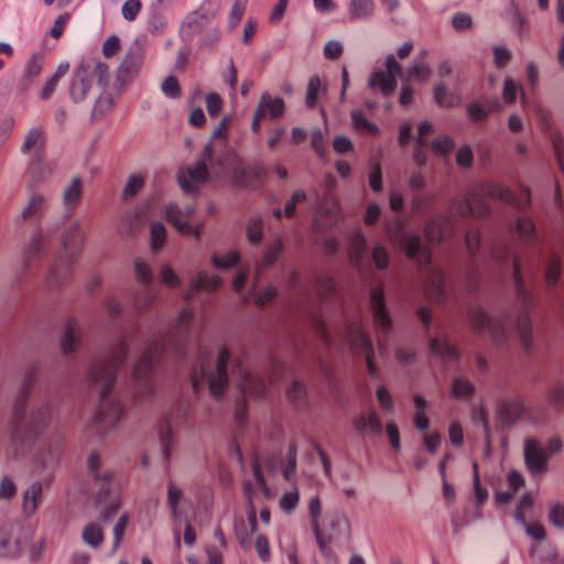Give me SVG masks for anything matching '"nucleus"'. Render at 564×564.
Masks as SVG:
<instances>
[{"instance_id":"1","label":"nucleus","mask_w":564,"mask_h":564,"mask_svg":"<svg viewBox=\"0 0 564 564\" xmlns=\"http://www.w3.org/2000/svg\"><path fill=\"white\" fill-rule=\"evenodd\" d=\"M40 373V367L32 364L15 397L10 421L9 452L14 458H24L33 453L32 474L40 478L23 492L22 509L26 516L36 512L42 502L43 490L48 488L55 477L63 454V444L58 440L43 438L52 416V406L44 402L26 413L29 395Z\"/></svg>"},{"instance_id":"2","label":"nucleus","mask_w":564,"mask_h":564,"mask_svg":"<svg viewBox=\"0 0 564 564\" xmlns=\"http://www.w3.org/2000/svg\"><path fill=\"white\" fill-rule=\"evenodd\" d=\"M129 349L121 337L112 347L109 355L93 364L88 378L93 384L100 386L99 405L94 416L96 425L115 427L123 414V405L119 400L110 399V393L117 381L119 370L126 365Z\"/></svg>"},{"instance_id":"3","label":"nucleus","mask_w":564,"mask_h":564,"mask_svg":"<svg viewBox=\"0 0 564 564\" xmlns=\"http://www.w3.org/2000/svg\"><path fill=\"white\" fill-rule=\"evenodd\" d=\"M486 197L499 199L511 204L516 197L512 191L494 181H486L474 186L468 196L458 197L453 200L451 210L453 214L466 217L481 218L490 214V206L486 202Z\"/></svg>"},{"instance_id":"4","label":"nucleus","mask_w":564,"mask_h":564,"mask_svg":"<svg viewBox=\"0 0 564 564\" xmlns=\"http://www.w3.org/2000/svg\"><path fill=\"white\" fill-rule=\"evenodd\" d=\"M85 241V235L79 221H74L61 234L62 250L53 262L46 276L50 288L64 284L73 272V265L77 262Z\"/></svg>"},{"instance_id":"5","label":"nucleus","mask_w":564,"mask_h":564,"mask_svg":"<svg viewBox=\"0 0 564 564\" xmlns=\"http://www.w3.org/2000/svg\"><path fill=\"white\" fill-rule=\"evenodd\" d=\"M167 341V336L152 337L132 369L133 380L148 395L154 393L155 373L163 365Z\"/></svg>"},{"instance_id":"6","label":"nucleus","mask_w":564,"mask_h":564,"mask_svg":"<svg viewBox=\"0 0 564 564\" xmlns=\"http://www.w3.org/2000/svg\"><path fill=\"white\" fill-rule=\"evenodd\" d=\"M95 79L105 89L110 79L109 66L97 59L83 61L74 70L69 83V97L72 101L75 104L84 101Z\"/></svg>"},{"instance_id":"7","label":"nucleus","mask_w":564,"mask_h":564,"mask_svg":"<svg viewBox=\"0 0 564 564\" xmlns=\"http://www.w3.org/2000/svg\"><path fill=\"white\" fill-rule=\"evenodd\" d=\"M513 279L517 296L522 304V307L516 319V329L518 332L523 349L529 351L533 344L531 311L534 307V299L524 285L521 274V265L518 259H514L513 261Z\"/></svg>"},{"instance_id":"8","label":"nucleus","mask_w":564,"mask_h":564,"mask_svg":"<svg viewBox=\"0 0 564 564\" xmlns=\"http://www.w3.org/2000/svg\"><path fill=\"white\" fill-rule=\"evenodd\" d=\"M389 238L402 249L410 260H416L422 256L425 262H430L431 253L423 247L421 236L408 228L406 221L395 218L391 225L387 227Z\"/></svg>"},{"instance_id":"9","label":"nucleus","mask_w":564,"mask_h":564,"mask_svg":"<svg viewBox=\"0 0 564 564\" xmlns=\"http://www.w3.org/2000/svg\"><path fill=\"white\" fill-rule=\"evenodd\" d=\"M213 161V145L207 143L202 152V159L197 160L192 166L177 173V182L182 191L186 194L198 192L197 184L208 180L209 171L207 162Z\"/></svg>"},{"instance_id":"10","label":"nucleus","mask_w":564,"mask_h":564,"mask_svg":"<svg viewBox=\"0 0 564 564\" xmlns=\"http://www.w3.org/2000/svg\"><path fill=\"white\" fill-rule=\"evenodd\" d=\"M370 307L372 311V322L379 333V337L389 336L392 330V318L387 307L384 291L381 286L371 290Z\"/></svg>"},{"instance_id":"11","label":"nucleus","mask_w":564,"mask_h":564,"mask_svg":"<svg viewBox=\"0 0 564 564\" xmlns=\"http://www.w3.org/2000/svg\"><path fill=\"white\" fill-rule=\"evenodd\" d=\"M230 358L229 349L221 347L217 356L216 369L208 375V389L215 399H220L228 386V365Z\"/></svg>"},{"instance_id":"12","label":"nucleus","mask_w":564,"mask_h":564,"mask_svg":"<svg viewBox=\"0 0 564 564\" xmlns=\"http://www.w3.org/2000/svg\"><path fill=\"white\" fill-rule=\"evenodd\" d=\"M467 315L475 333L488 330L492 336H497L505 332L506 321H494L479 305H471L468 308Z\"/></svg>"},{"instance_id":"13","label":"nucleus","mask_w":564,"mask_h":564,"mask_svg":"<svg viewBox=\"0 0 564 564\" xmlns=\"http://www.w3.org/2000/svg\"><path fill=\"white\" fill-rule=\"evenodd\" d=\"M524 463L533 476L542 475L547 469V456L536 440L527 438L524 442Z\"/></svg>"},{"instance_id":"14","label":"nucleus","mask_w":564,"mask_h":564,"mask_svg":"<svg viewBox=\"0 0 564 564\" xmlns=\"http://www.w3.org/2000/svg\"><path fill=\"white\" fill-rule=\"evenodd\" d=\"M144 54V43L140 40L133 41L120 64V76L127 78L137 75L143 65Z\"/></svg>"},{"instance_id":"15","label":"nucleus","mask_w":564,"mask_h":564,"mask_svg":"<svg viewBox=\"0 0 564 564\" xmlns=\"http://www.w3.org/2000/svg\"><path fill=\"white\" fill-rule=\"evenodd\" d=\"M502 105L497 96L482 97L466 106L468 118L474 122L485 121L489 115L501 111Z\"/></svg>"},{"instance_id":"16","label":"nucleus","mask_w":564,"mask_h":564,"mask_svg":"<svg viewBox=\"0 0 564 564\" xmlns=\"http://www.w3.org/2000/svg\"><path fill=\"white\" fill-rule=\"evenodd\" d=\"M267 175L268 170L260 161H252L246 166L237 164L232 169V181L238 186H246L251 181H262Z\"/></svg>"},{"instance_id":"17","label":"nucleus","mask_w":564,"mask_h":564,"mask_svg":"<svg viewBox=\"0 0 564 564\" xmlns=\"http://www.w3.org/2000/svg\"><path fill=\"white\" fill-rule=\"evenodd\" d=\"M527 406L519 397L511 400H502L498 404V415L502 423L511 425L527 414Z\"/></svg>"},{"instance_id":"18","label":"nucleus","mask_w":564,"mask_h":564,"mask_svg":"<svg viewBox=\"0 0 564 564\" xmlns=\"http://www.w3.org/2000/svg\"><path fill=\"white\" fill-rule=\"evenodd\" d=\"M181 215V208L176 204L170 203L165 206L164 216L167 223H170L181 234L192 235L195 238H199L203 225L193 227L188 220H182Z\"/></svg>"},{"instance_id":"19","label":"nucleus","mask_w":564,"mask_h":564,"mask_svg":"<svg viewBox=\"0 0 564 564\" xmlns=\"http://www.w3.org/2000/svg\"><path fill=\"white\" fill-rule=\"evenodd\" d=\"M83 180L79 176H74L70 182L65 186L62 195L63 205L66 210V216L72 217L79 206L83 198Z\"/></svg>"},{"instance_id":"20","label":"nucleus","mask_w":564,"mask_h":564,"mask_svg":"<svg viewBox=\"0 0 564 564\" xmlns=\"http://www.w3.org/2000/svg\"><path fill=\"white\" fill-rule=\"evenodd\" d=\"M87 468L89 473L93 475L95 481L100 482V488L98 490V503L102 500V495L108 494L109 487H111V481L113 474L109 470L99 471L100 468V456L97 452H91L87 459Z\"/></svg>"},{"instance_id":"21","label":"nucleus","mask_w":564,"mask_h":564,"mask_svg":"<svg viewBox=\"0 0 564 564\" xmlns=\"http://www.w3.org/2000/svg\"><path fill=\"white\" fill-rule=\"evenodd\" d=\"M13 525L0 528V557H15L24 549V544L13 535Z\"/></svg>"},{"instance_id":"22","label":"nucleus","mask_w":564,"mask_h":564,"mask_svg":"<svg viewBox=\"0 0 564 564\" xmlns=\"http://www.w3.org/2000/svg\"><path fill=\"white\" fill-rule=\"evenodd\" d=\"M82 341L80 329L75 318H69L61 337V349L64 355L74 354Z\"/></svg>"},{"instance_id":"23","label":"nucleus","mask_w":564,"mask_h":564,"mask_svg":"<svg viewBox=\"0 0 564 564\" xmlns=\"http://www.w3.org/2000/svg\"><path fill=\"white\" fill-rule=\"evenodd\" d=\"M368 85L371 89H379L383 97L391 96L397 88V78L387 74L384 69H375L368 79Z\"/></svg>"},{"instance_id":"24","label":"nucleus","mask_w":564,"mask_h":564,"mask_svg":"<svg viewBox=\"0 0 564 564\" xmlns=\"http://www.w3.org/2000/svg\"><path fill=\"white\" fill-rule=\"evenodd\" d=\"M194 318V315L189 308H182L176 318V334L177 339L175 343L176 352L182 356L185 351V341L188 337L189 326L192 324V321Z\"/></svg>"},{"instance_id":"25","label":"nucleus","mask_w":564,"mask_h":564,"mask_svg":"<svg viewBox=\"0 0 564 564\" xmlns=\"http://www.w3.org/2000/svg\"><path fill=\"white\" fill-rule=\"evenodd\" d=\"M256 109L261 110L264 117L275 120L283 115L285 104L281 97H271L269 93H263Z\"/></svg>"},{"instance_id":"26","label":"nucleus","mask_w":564,"mask_h":564,"mask_svg":"<svg viewBox=\"0 0 564 564\" xmlns=\"http://www.w3.org/2000/svg\"><path fill=\"white\" fill-rule=\"evenodd\" d=\"M44 59L45 53L40 51L33 53L30 59L26 62L20 80L24 88L30 87L34 83L35 78L40 76L43 69Z\"/></svg>"},{"instance_id":"27","label":"nucleus","mask_w":564,"mask_h":564,"mask_svg":"<svg viewBox=\"0 0 564 564\" xmlns=\"http://www.w3.org/2000/svg\"><path fill=\"white\" fill-rule=\"evenodd\" d=\"M366 251V239L360 229H357L349 239V261L350 263L360 269L364 262Z\"/></svg>"},{"instance_id":"28","label":"nucleus","mask_w":564,"mask_h":564,"mask_svg":"<svg viewBox=\"0 0 564 564\" xmlns=\"http://www.w3.org/2000/svg\"><path fill=\"white\" fill-rule=\"evenodd\" d=\"M48 239L42 231L34 232L29 242V247L24 254V267L29 270L33 262L39 258L43 250L47 247Z\"/></svg>"},{"instance_id":"29","label":"nucleus","mask_w":564,"mask_h":564,"mask_svg":"<svg viewBox=\"0 0 564 564\" xmlns=\"http://www.w3.org/2000/svg\"><path fill=\"white\" fill-rule=\"evenodd\" d=\"M32 185H36L45 181L51 174V169L44 162V155L40 150H36L31 158L29 167Z\"/></svg>"},{"instance_id":"30","label":"nucleus","mask_w":564,"mask_h":564,"mask_svg":"<svg viewBox=\"0 0 564 564\" xmlns=\"http://www.w3.org/2000/svg\"><path fill=\"white\" fill-rule=\"evenodd\" d=\"M221 283L220 276L207 275L206 272L200 271L197 273L196 278L189 282L188 289L194 294H197L200 290L215 292L220 288Z\"/></svg>"},{"instance_id":"31","label":"nucleus","mask_w":564,"mask_h":564,"mask_svg":"<svg viewBox=\"0 0 564 564\" xmlns=\"http://www.w3.org/2000/svg\"><path fill=\"white\" fill-rule=\"evenodd\" d=\"M429 348L431 352L438 358H449L455 361L460 360V354L458 349L452 346L446 339H440L437 337L429 338Z\"/></svg>"},{"instance_id":"32","label":"nucleus","mask_w":564,"mask_h":564,"mask_svg":"<svg viewBox=\"0 0 564 564\" xmlns=\"http://www.w3.org/2000/svg\"><path fill=\"white\" fill-rule=\"evenodd\" d=\"M207 23V17L205 14L193 12L186 17L182 23L181 33L182 36H186L191 40L195 34L202 32Z\"/></svg>"},{"instance_id":"33","label":"nucleus","mask_w":564,"mask_h":564,"mask_svg":"<svg viewBox=\"0 0 564 564\" xmlns=\"http://www.w3.org/2000/svg\"><path fill=\"white\" fill-rule=\"evenodd\" d=\"M433 97L435 102L442 108H453L459 104L457 94L448 90L443 82L434 85Z\"/></svg>"},{"instance_id":"34","label":"nucleus","mask_w":564,"mask_h":564,"mask_svg":"<svg viewBox=\"0 0 564 564\" xmlns=\"http://www.w3.org/2000/svg\"><path fill=\"white\" fill-rule=\"evenodd\" d=\"M45 207V197L43 194L33 193L29 198L28 204L21 212V217L24 220L40 218L43 215Z\"/></svg>"},{"instance_id":"35","label":"nucleus","mask_w":564,"mask_h":564,"mask_svg":"<svg viewBox=\"0 0 564 564\" xmlns=\"http://www.w3.org/2000/svg\"><path fill=\"white\" fill-rule=\"evenodd\" d=\"M96 506H105V510L100 514V520L102 522H108L120 509V500L117 495H112L111 487H109L108 494L102 495L100 503H98V495L96 496Z\"/></svg>"},{"instance_id":"36","label":"nucleus","mask_w":564,"mask_h":564,"mask_svg":"<svg viewBox=\"0 0 564 564\" xmlns=\"http://www.w3.org/2000/svg\"><path fill=\"white\" fill-rule=\"evenodd\" d=\"M375 10L372 0H351L348 7L350 20L370 19Z\"/></svg>"},{"instance_id":"37","label":"nucleus","mask_w":564,"mask_h":564,"mask_svg":"<svg viewBox=\"0 0 564 564\" xmlns=\"http://www.w3.org/2000/svg\"><path fill=\"white\" fill-rule=\"evenodd\" d=\"M159 438L162 446V452L165 460L171 457V451L174 444L173 432L170 425V420L163 417L159 425Z\"/></svg>"},{"instance_id":"38","label":"nucleus","mask_w":564,"mask_h":564,"mask_svg":"<svg viewBox=\"0 0 564 564\" xmlns=\"http://www.w3.org/2000/svg\"><path fill=\"white\" fill-rule=\"evenodd\" d=\"M82 536L83 541L93 549L99 547L105 539L102 529L96 523L87 524L83 530Z\"/></svg>"},{"instance_id":"39","label":"nucleus","mask_w":564,"mask_h":564,"mask_svg":"<svg viewBox=\"0 0 564 564\" xmlns=\"http://www.w3.org/2000/svg\"><path fill=\"white\" fill-rule=\"evenodd\" d=\"M284 249L283 241L278 238L268 243L262 254V263L264 267H272L280 258Z\"/></svg>"},{"instance_id":"40","label":"nucleus","mask_w":564,"mask_h":564,"mask_svg":"<svg viewBox=\"0 0 564 564\" xmlns=\"http://www.w3.org/2000/svg\"><path fill=\"white\" fill-rule=\"evenodd\" d=\"M144 185V178L141 174H131L122 189V199L130 200L133 198Z\"/></svg>"},{"instance_id":"41","label":"nucleus","mask_w":564,"mask_h":564,"mask_svg":"<svg viewBox=\"0 0 564 564\" xmlns=\"http://www.w3.org/2000/svg\"><path fill=\"white\" fill-rule=\"evenodd\" d=\"M297 445L294 441L289 443L288 453H286V464L282 470V475L285 480L290 481L292 476L296 471L297 460Z\"/></svg>"},{"instance_id":"42","label":"nucleus","mask_w":564,"mask_h":564,"mask_svg":"<svg viewBox=\"0 0 564 564\" xmlns=\"http://www.w3.org/2000/svg\"><path fill=\"white\" fill-rule=\"evenodd\" d=\"M452 394L455 398H471L475 394V387L467 379L454 378L452 382Z\"/></svg>"},{"instance_id":"43","label":"nucleus","mask_w":564,"mask_h":564,"mask_svg":"<svg viewBox=\"0 0 564 564\" xmlns=\"http://www.w3.org/2000/svg\"><path fill=\"white\" fill-rule=\"evenodd\" d=\"M151 247L154 251H159L166 239V230L161 221H153L150 225Z\"/></svg>"},{"instance_id":"44","label":"nucleus","mask_w":564,"mask_h":564,"mask_svg":"<svg viewBox=\"0 0 564 564\" xmlns=\"http://www.w3.org/2000/svg\"><path fill=\"white\" fill-rule=\"evenodd\" d=\"M246 232L249 243L253 246L259 245L263 238L262 220L260 218H250L247 224Z\"/></svg>"},{"instance_id":"45","label":"nucleus","mask_w":564,"mask_h":564,"mask_svg":"<svg viewBox=\"0 0 564 564\" xmlns=\"http://www.w3.org/2000/svg\"><path fill=\"white\" fill-rule=\"evenodd\" d=\"M43 130L40 127H34L28 131L21 145V152L28 153L37 144H43Z\"/></svg>"},{"instance_id":"46","label":"nucleus","mask_w":564,"mask_h":564,"mask_svg":"<svg viewBox=\"0 0 564 564\" xmlns=\"http://www.w3.org/2000/svg\"><path fill=\"white\" fill-rule=\"evenodd\" d=\"M128 522L129 516L127 513H123L120 516L119 520L113 527V544L109 552L110 556L113 555L117 552L118 547L120 546V543L127 530Z\"/></svg>"},{"instance_id":"47","label":"nucleus","mask_w":564,"mask_h":564,"mask_svg":"<svg viewBox=\"0 0 564 564\" xmlns=\"http://www.w3.org/2000/svg\"><path fill=\"white\" fill-rule=\"evenodd\" d=\"M562 273V264L558 257L554 256L546 270H545V281L550 288H555Z\"/></svg>"},{"instance_id":"48","label":"nucleus","mask_w":564,"mask_h":564,"mask_svg":"<svg viewBox=\"0 0 564 564\" xmlns=\"http://www.w3.org/2000/svg\"><path fill=\"white\" fill-rule=\"evenodd\" d=\"M239 261L240 254L238 251H230L221 259L217 254L212 256V263L219 270L231 269L236 267Z\"/></svg>"},{"instance_id":"49","label":"nucleus","mask_w":564,"mask_h":564,"mask_svg":"<svg viewBox=\"0 0 564 564\" xmlns=\"http://www.w3.org/2000/svg\"><path fill=\"white\" fill-rule=\"evenodd\" d=\"M431 148L436 155H446L454 148V140L449 135H438L431 142Z\"/></svg>"},{"instance_id":"50","label":"nucleus","mask_w":564,"mask_h":564,"mask_svg":"<svg viewBox=\"0 0 564 564\" xmlns=\"http://www.w3.org/2000/svg\"><path fill=\"white\" fill-rule=\"evenodd\" d=\"M516 230L523 240L529 241L534 237L535 226L530 218L521 216L517 219Z\"/></svg>"},{"instance_id":"51","label":"nucleus","mask_w":564,"mask_h":564,"mask_svg":"<svg viewBox=\"0 0 564 564\" xmlns=\"http://www.w3.org/2000/svg\"><path fill=\"white\" fill-rule=\"evenodd\" d=\"M321 88V79L317 75L310 77L306 89L305 104L308 108H314L317 102V95Z\"/></svg>"},{"instance_id":"52","label":"nucleus","mask_w":564,"mask_h":564,"mask_svg":"<svg viewBox=\"0 0 564 564\" xmlns=\"http://www.w3.org/2000/svg\"><path fill=\"white\" fill-rule=\"evenodd\" d=\"M134 273L139 282L150 285L153 281V274L150 267L140 258L134 260Z\"/></svg>"},{"instance_id":"53","label":"nucleus","mask_w":564,"mask_h":564,"mask_svg":"<svg viewBox=\"0 0 564 564\" xmlns=\"http://www.w3.org/2000/svg\"><path fill=\"white\" fill-rule=\"evenodd\" d=\"M351 120L356 129H364L371 134L379 132V128L358 110L351 112Z\"/></svg>"},{"instance_id":"54","label":"nucleus","mask_w":564,"mask_h":564,"mask_svg":"<svg viewBox=\"0 0 564 564\" xmlns=\"http://www.w3.org/2000/svg\"><path fill=\"white\" fill-rule=\"evenodd\" d=\"M356 341L365 354V359L375 357V349L371 338L359 327L356 328Z\"/></svg>"},{"instance_id":"55","label":"nucleus","mask_w":564,"mask_h":564,"mask_svg":"<svg viewBox=\"0 0 564 564\" xmlns=\"http://www.w3.org/2000/svg\"><path fill=\"white\" fill-rule=\"evenodd\" d=\"M494 64L497 68H505L511 61V52L506 46L495 45L492 47Z\"/></svg>"},{"instance_id":"56","label":"nucleus","mask_w":564,"mask_h":564,"mask_svg":"<svg viewBox=\"0 0 564 564\" xmlns=\"http://www.w3.org/2000/svg\"><path fill=\"white\" fill-rule=\"evenodd\" d=\"M372 261L375 263V267L378 270H386L389 267L390 263V257L387 251V249L382 246H376L372 249L371 254Z\"/></svg>"},{"instance_id":"57","label":"nucleus","mask_w":564,"mask_h":564,"mask_svg":"<svg viewBox=\"0 0 564 564\" xmlns=\"http://www.w3.org/2000/svg\"><path fill=\"white\" fill-rule=\"evenodd\" d=\"M305 386L299 380H294L286 390L289 400L294 404L301 403L305 397Z\"/></svg>"},{"instance_id":"58","label":"nucleus","mask_w":564,"mask_h":564,"mask_svg":"<svg viewBox=\"0 0 564 564\" xmlns=\"http://www.w3.org/2000/svg\"><path fill=\"white\" fill-rule=\"evenodd\" d=\"M456 163L463 169H468L474 162V154L469 145L464 144L456 152Z\"/></svg>"},{"instance_id":"59","label":"nucleus","mask_w":564,"mask_h":564,"mask_svg":"<svg viewBox=\"0 0 564 564\" xmlns=\"http://www.w3.org/2000/svg\"><path fill=\"white\" fill-rule=\"evenodd\" d=\"M142 3L140 0H127L122 6V15L128 21H134L140 13Z\"/></svg>"},{"instance_id":"60","label":"nucleus","mask_w":564,"mask_h":564,"mask_svg":"<svg viewBox=\"0 0 564 564\" xmlns=\"http://www.w3.org/2000/svg\"><path fill=\"white\" fill-rule=\"evenodd\" d=\"M223 99L217 93H208L206 96V108L210 117H216L223 109Z\"/></svg>"},{"instance_id":"61","label":"nucleus","mask_w":564,"mask_h":564,"mask_svg":"<svg viewBox=\"0 0 564 564\" xmlns=\"http://www.w3.org/2000/svg\"><path fill=\"white\" fill-rule=\"evenodd\" d=\"M162 91L170 98H177L181 96L180 83L174 76H167L162 83Z\"/></svg>"},{"instance_id":"62","label":"nucleus","mask_w":564,"mask_h":564,"mask_svg":"<svg viewBox=\"0 0 564 564\" xmlns=\"http://www.w3.org/2000/svg\"><path fill=\"white\" fill-rule=\"evenodd\" d=\"M278 295V290L274 286H265L257 292L254 296V303L258 306H264L269 304Z\"/></svg>"},{"instance_id":"63","label":"nucleus","mask_w":564,"mask_h":564,"mask_svg":"<svg viewBox=\"0 0 564 564\" xmlns=\"http://www.w3.org/2000/svg\"><path fill=\"white\" fill-rule=\"evenodd\" d=\"M549 520L555 528L564 529V505H554L549 511Z\"/></svg>"},{"instance_id":"64","label":"nucleus","mask_w":564,"mask_h":564,"mask_svg":"<svg viewBox=\"0 0 564 564\" xmlns=\"http://www.w3.org/2000/svg\"><path fill=\"white\" fill-rule=\"evenodd\" d=\"M549 400L553 406L564 409V384H556L550 389Z\"/></svg>"}]
</instances>
